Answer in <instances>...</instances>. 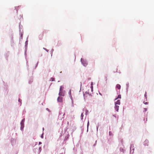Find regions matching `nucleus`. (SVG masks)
I'll return each instance as SVG.
<instances>
[{
	"instance_id": "6",
	"label": "nucleus",
	"mask_w": 154,
	"mask_h": 154,
	"mask_svg": "<svg viewBox=\"0 0 154 154\" xmlns=\"http://www.w3.org/2000/svg\"><path fill=\"white\" fill-rule=\"evenodd\" d=\"M121 87L120 85L119 84H117L116 86V88H118L119 89H120Z\"/></svg>"
},
{
	"instance_id": "11",
	"label": "nucleus",
	"mask_w": 154,
	"mask_h": 154,
	"mask_svg": "<svg viewBox=\"0 0 154 154\" xmlns=\"http://www.w3.org/2000/svg\"><path fill=\"white\" fill-rule=\"evenodd\" d=\"M105 79H106V82L107 80V75H106L105 76Z\"/></svg>"
},
{
	"instance_id": "5",
	"label": "nucleus",
	"mask_w": 154,
	"mask_h": 154,
	"mask_svg": "<svg viewBox=\"0 0 154 154\" xmlns=\"http://www.w3.org/2000/svg\"><path fill=\"white\" fill-rule=\"evenodd\" d=\"M120 102L119 100H118L117 101L115 102V105H120Z\"/></svg>"
},
{
	"instance_id": "1",
	"label": "nucleus",
	"mask_w": 154,
	"mask_h": 154,
	"mask_svg": "<svg viewBox=\"0 0 154 154\" xmlns=\"http://www.w3.org/2000/svg\"><path fill=\"white\" fill-rule=\"evenodd\" d=\"M62 87L61 86L60 87V92L59 93V95L60 96H64L65 95V91H61V88H62Z\"/></svg>"
},
{
	"instance_id": "21",
	"label": "nucleus",
	"mask_w": 154,
	"mask_h": 154,
	"mask_svg": "<svg viewBox=\"0 0 154 154\" xmlns=\"http://www.w3.org/2000/svg\"><path fill=\"white\" fill-rule=\"evenodd\" d=\"M41 143L40 142H39V144H41Z\"/></svg>"
},
{
	"instance_id": "4",
	"label": "nucleus",
	"mask_w": 154,
	"mask_h": 154,
	"mask_svg": "<svg viewBox=\"0 0 154 154\" xmlns=\"http://www.w3.org/2000/svg\"><path fill=\"white\" fill-rule=\"evenodd\" d=\"M119 107L118 106H117V105H115V108L117 112L118 111Z\"/></svg>"
},
{
	"instance_id": "7",
	"label": "nucleus",
	"mask_w": 154,
	"mask_h": 154,
	"mask_svg": "<svg viewBox=\"0 0 154 154\" xmlns=\"http://www.w3.org/2000/svg\"><path fill=\"white\" fill-rule=\"evenodd\" d=\"M43 33L42 35H39V38H40V39H41L42 38V37L43 35Z\"/></svg>"
},
{
	"instance_id": "23",
	"label": "nucleus",
	"mask_w": 154,
	"mask_h": 154,
	"mask_svg": "<svg viewBox=\"0 0 154 154\" xmlns=\"http://www.w3.org/2000/svg\"><path fill=\"white\" fill-rule=\"evenodd\" d=\"M46 109H47V110H48V108H47Z\"/></svg>"
},
{
	"instance_id": "15",
	"label": "nucleus",
	"mask_w": 154,
	"mask_h": 154,
	"mask_svg": "<svg viewBox=\"0 0 154 154\" xmlns=\"http://www.w3.org/2000/svg\"><path fill=\"white\" fill-rule=\"evenodd\" d=\"M89 122H88V125H89Z\"/></svg>"
},
{
	"instance_id": "14",
	"label": "nucleus",
	"mask_w": 154,
	"mask_h": 154,
	"mask_svg": "<svg viewBox=\"0 0 154 154\" xmlns=\"http://www.w3.org/2000/svg\"><path fill=\"white\" fill-rule=\"evenodd\" d=\"M69 94L70 95H71V91H70H70H69Z\"/></svg>"
},
{
	"instance_id": "20",
	"label": "nucleus",
	"mask_w": 154,
	"mask_h": 154,
	"mask_svg": "<svg viewBox=\"0 0 154 154\" xmlns=\"http://www.w3.org/2000/svg\"><path fill=\"white\" fill-rule=\"evenodd\" d=\"M145 104H147V102H146Z\"/></svg>"
},
{
	"instance_id": "3",
	"label": "nucleus",
	"mask_w": 154,
	"mask_h": 154,
	"mask_svg": "<svg viewBox=\"0 0 154 154\" xmlns=\"http://www.w3.org/2000/svg\"><path fill=\"white\" fill-rule=\"evenodd\" d=\"M25 119H23L21 122V128H23L24 126V122Z\"/></svg>"
},
{
	"instance_id": "9",
	"label": "nucleus",
	"mask_w": 154,
	"mask_h": 154,
	"mask_svg": "<svg viewBox=\"0 0 154 154\" xmlns=\"http://www.w3.org/2000/svg\"><path fill=\"white\" fill-rule=\"evenodd\" d=\"M83 64L85 66H86L87 65V63H83Z\"/></svg>"
},
{
	"instance_id": "18",
	"label": "nucleus",
	"mask_w": 154,
	"mask_h": 154,
	"mask_svg": "<svg viewBox=\"0 0 154 154\" xmlns=\"http://www.w3.org/2000/svg\"><path fill=\"white\" fill-rule=\"evenodd\" d=\"M145 111H146V110H147V109H146V108H145Z\"/></svg>"
},
{
	"instance_id": "2",
	"label": "nucleus",
	"mask_w": 154,
	"mask_h": 154,
	"mask_svg": "<svg viewBox=\"0 0 154 154\" xmlns=\"http://www.w3.org/2000/svg\"><path fill=\"white\" fill-rule=\"evenodd\" d=\"M57 100L59 102H62L63 101V97H59L57 99Z\"/></svg>"
},
{
	"instance_id": "19",
	"label": "nucleus",
	"mask_w": 154,
	"mask_h": 154,
	"mask_svg": "<svg viewBox=\"0 0 154 154\" xmlns=\"http://www.w3.org/2000/svg\"><path fill=\"white\" fill-rule=\"evenodd\" d=\"M67 124H68V125H69V122H67Z\"/></svg>"
},
{
	"instance_id": "22",
	"label": "nucleus",
	"mask_w": 154,
	"mask_h": 154,
	"mask_svg": "<svg viewBox=\"0 0 154 154\" xmlns=\"http://www.w3.org/2000/svg\"><path fill=\"white\" fill-rule=\"evenodd\" d=\"M41 143L40 142H39V144H41Z\"/></svg>"
},
{
	"instance_id": "17",
	"label": "nucleus",
	"mask_w": 154,
	"mask_h": 154,
	"mask_svg": "<svg viewBox=\"0 0 154 154\" xmlns=\"http://www.w3.org/2000/svg\"><path fill=\"white\" fill-rule=\"evenodd\" d=\"M91 86H92V85H93V83L92 82L91 83Z\"/></svg>"
},
{
	"instance_id": "12",
	"label": "nucleus",
	"mask_w": 154,
	"mask_h": 154,
	"mask_svg": "<svg viewBox=\"0 0 154 154\" xmlns=\"http://www.w3.org/2000/svg\"><path fill=\"white\" fill-rule=\"evenodd\" d=\"M91 91H93V86H91Z\"/></svg>"
},
{
	"instance_id": "10",
	"label": "nucleus",
	"mask_w": 154,
	"mask_h": 154,
	"mask_svg": "<svg viewBox=\"0 0 154 154\" xmlns=\"http://www.w3.org/2000/svg\"><path fill=\"white\" fill-rule=\"evenodd\" d=\"M20 8V6H17V7H16V8H15V9H16L17 11L18 9H19Z\"/></svg>"
},
{
	"instance_id": "13",
	"label": "nucleus",
	"mask_w": 154,
	"mask_h": 154,
	"mask_svg": "<svg viewBox=\"0 0 154 154\" xmlns=\"http://www.w3.org/2000/svg\"><path fill=\"white\" fill-rule=\"evenodd\" d=\"M83 116H84V115H83V113H82L81 114V117L82 118L83 117Z\"/></svg>"
},
{
	"instance_id": "8",
	"label": "nucleus",
	"mask_w": 154,
	"mask_h": 154,
	"mask_svg": "<svg viewBox=\"0 0 154 154\" xmlns=\"http://www.w3.org/2000/svg\"><path fill=\"white\" fill-rule=\"evenodd\" d=\"M121 98V95H119L118 96L117 98L115 99V100H117L118 98Z\"/></svg>"
},
{
	"instance_id": "16",
	"label": "nucleus",
	"mask_w": 154,
	"mask_h": 154,
	"mask_svg": "<svg viewBox=\"0 0 154 154\" xmlns=\"http://www.w3.org/2000/svg\"><path fill=\"white\" fill-rule=\"evenodd\" d=\"M147 142H148V141H147V140H145V143Z\"/></svg>"
}]
</instances>
